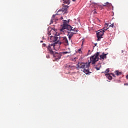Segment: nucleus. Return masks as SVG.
Returning <instances> with one entry per match:
<instances>
[{"mask_svg": "<svg viewBox=\"0 0 128 128\" xmlns=\"http://www.w3.org/2000/svg\"><path fill=\"white\" fill-rule=\"evenodd\" d=\"M69 23L70 20H68V21L66 20H63V24L61 25L62 28L60 29V34H66V30H72L73 32H78V30L72 27V26L68 24Z\"/></svg>", "mask_w": 128, "mask_h": 128, "instance_id": "f257e3e1", "label": "nucleus"}, {"mask_svg": "<svg viewBox=\"0 0 128 128\" xmlns=\"http://www.w3.org/2000/svg\"><path fill=\"white\" fill-rule=\"evenodd\" d=\"M98 56H100V52H97L93 56L90 57V62H89L92 64H95L96 62H98Z\"/></svg>", "mask_w": 128, "mask_h": 128, "instance_id": "f03ea898", "label": "nucleus"}, {"mask_svg": "<svg viewBox=\"0 0 128 128\" xmlns=\"http://www.w3.org/2000/svg\"><path fill=\"white\" fill-rule=\"evenodd\" d=\"M58 42H54L52 44H49L47 46V50L48 52V54H54V47L56 46V44Z\"/></svg>", "mask_w": 128, "mask_h": 128, "instance_id": "7ed1b4c3", "label": "nucleus"}, {"mask_svg": "<svg viewBox=\"0 0 128 128\" xmlns=\"http://www.w3.org/2000/svg\"><path fill=\"white\" fill-rule=\"evenodd\" d=\"M63 44L64 46H68V40L66 36L60 37L59 38V44Z\"/></svg>", "mask_w": 128, "mask_h": 128, "instance_id": "20e7f679", "label": "nucleus"}, {"mask_svg": "<svg viewBox=\"0 0 128 128\" xmlns=\"http://www.w3.org/2000/svg\"><path fill=\"white\" fill-rule=\"evenodd\" d=\"M56 34L54 35V36H50V42H56L58 44L60 43V35L58 34H56Z\"/></svg>", "mask_w": 128, "mask_h": 128, "instance_id": "39448f33", "label": "nucleus"}, {"mask_svg": "<svg viewBox=\"0 0 128 128\" xmlns=\"http://www.w3.org/2000/svg\"><path fill=\"white\" fill-rule=\"evenodd\" d=\"M104 32L102 31V30H100L98 31L96 33V36L98 38L97 40H100V38H102V36H104Z\"/></svg>", "mask_w": 128, "mask_h": 128, "instance_id": "423d86ee", "label": "nucleus"}, {"mask_svg": "<svg viewBox=\"0 0 128 128\" xmlns=\"http://www.w3.org/2000/svg\"><path fill=\"white\" fill-rule=\"evenodd\" d=\"M52 56L54 58H55L54 60L56 61L58 60H60L62 58V53H58V52H54V54H52Z\"/></svg>", "mask_w": 128, "mask_h": 128, "instance_id": "0eeeda50", "label": "nucleus"}, {"mask_svg": "<svg viewBox=\"0 0 128 128\" xmlns=\"http://www.w3.org/2000/svg\"><path fill=\"white\" fill-rule=\"evenodd\" d=\"M88 62L86 63H84V62H78L76 66H77V68H84L86 66H88Z\"/></svg>", "mask_w": 128, "mask_h": 128, "instance_id": "6e6552de", "label": "nucleus"}, {"mask_svg": "<svg viewBox=\"0 0 128 128\" xmlns=\"http://www.w3.org/2000/svg\"><path fill=\"white\" fill-rule=\"evenodd\" d=\"M90 62H88L87 65H86V68H84V72L86 74H88L90 71L88 70V68H90Z\"/></svg>", "mask_w": 128, "mask_h": 128, "instance_id": "1a4fd4ad", "label": "nucleus"}, {"mask_svg": "<svg viewBox=\"0 0 128 128\" xmlns=\"http://www.w3.org/2000/svg\"><path fill=\"white\" fill-rule=\"evenodd\" d=\"M68 32V36L69 40H70L74 36V34H76V32L74 33L71 32Z\"/></svg>", "mask_w": 128, "mask_h": 128, "instance_id": "9d476101", "label": "nucleus"}, {"mask_svg": "<svg viewBox=\"0 0 128 128\" xmlns=\"http://www.w3.org/2000/svg\"><path fill=\"white\" fill-rule=\"evenodd\" d=\"M68 6H64L62 9H60L58 12L57 14H58L60 12H62V10H68Z\"/></svg>", "mask_w": 128, "mask_h": 128, "instance_id": "9b49d317", "label": "nucleus"}, {"mask_svg": "<svg viewBox=\"0 0 128 128\" xmlns=\"http://www.w3.org/2000/svg\"><path fill=\"white\" fill-rule=\"evenodd\" d=\"M102 6H108V8H110V6H112V4L106 2V3H104L103 5H100V7L102 8Z\"/></svg>", "mask_w": 128, "mask_h": 128, "instance_id": "f8f14e48", "label": "nucleus"}, {"mask_svg": "<svg viewBox=\"0 0 128 128\" xmlns=\"http://www.w3.org/2000/svg\"><path fill=\"white\" fill-rule=\"evenodd\" d=\"M106 56H108V54H105L104 52H103L101 56H100V60H104V58H106Z\"/></svg>", "mask_w": 128, "mask_h": 128, "instance_id": "ddd939ff", "label": "nucleus"}, {"mask_svg": "<svg viewBox=\"0 0 128 128\" xmlns=\"http://www.w3.org/2000/svg\"><path fill=\"white\" fill-rule=\"evenodd\" d=\"M58 14H54L52 16V18L50 20V24H52L54 22V18H56V16H58Z\"/></svg>", "mask_w": 128, "mask_h": 128, "instance_id": "4468645a", "label": "nucleus"}, {"mask_svg": "<svg viewBox=\"0 0 128 128\" xmlns=\"http://www.w3.org/2000/svg\"><path fill=\"white\" fill-rule=\"evenodd\" d=\"M63 2L66 4H70V0H63Z\"/></svg>", "mask_w": 128, "mask_h": 128, "instance_id": "2eb2a0df", "label": "nucleus"}, {"mask_svg": "<svg viewBox=\"0 0 128 128\" xmlns=\"http://www.w3.org/2000/svg\"><path fill=\"white\" fill-rule=\"evenodd\" d=\"M114 73L116 76H120V74H122V72H120L118 70L115 71Z\"/></svg>", "mask_w": 128, "mask_h": 128, "instance_id": "dca6fc26", "label": "nucleus"}, {"mask_svg": "<svg viewBox=\"0 0 128 128\" xmlns=\"http://www.w3.org/2000/svg\"><path fill=\"white\" fill-rule=\"evenodd\" d=\"M72 52V51L69 50L68 52L66 51V52H61L62 54H70Z\"/></svg>", "mask_w": 128, "mask_h": 128, "instance_id": "f3484780", "label": "nucleus"}, {"mask_svg": "<svg viewBox=\"0 0 128 128\" xmlns=\"http://www.w3.org/2000/svg\"><path fill=\"white\" fill-rule=\"evenodd\" d=\"M101 30H102V32H106V30H108V28L104 27L103 28H102Z\"/></svg>", "mask_w": 128, "mask_h": 128, "instance_id": "a211bd4d", "label": "nucleus"}, {"mask_svg": "<svg viewBox=\"0 0 128 128\" xmlns=\"http://www.w3.org/2000/svg\"><path fill=\"white\" fill-rule=\"evenodd\" d=\"M78 59V58H76V57H75V58H72V60L73 61V62H76V60Z\"/></svg>", "mask_w": 128, "mask_h": 128, "instance_id": "6ab92c4d", "label": "nucleus"}, {"mask_svg": "<svg viewBox=\"0 0 128 128\" xmlns=\"http://www.w3.org/2000/svg\"><path fill=\"white\" fill-rule=\"evenodd\" d=\"M110 72V68H107L106 71L104 72L105 74H108V72Z\"/></svg>", "mask_w": 128, "mask_h": 128, "instance_id": "aec40b11", "label": "nucleus"}, {"mask_svg": "<svg viewBox=\"0 0 128 128\" xmlns=\"http://www.w3.org/2000/svg\"><path fill=\"white\" fill-rule=\"evenodd\" d=\"M110 28H114V23H112V24H111L109 26Z\"/></svg>", "mask_w": 128, "mask_h": 128, "instance_id": "412c9836", "label": "nucleus"}, {"mask_svg": "<svg viewBox=\"0 0 128 128\" xmlns=\"http://www.w3.org/2000/svg\"><path fill=\"white\" fill-rule=\"evenodd\" d=\"M42 46L43 47V48H47L48 46H46V44H42Z\"/></svg>", "mask_w": 128, "mask_h": 128, "instance_id": "4be33fe9", "label": "nucleus"}, {"mask_svg": "<svg viewBox=\"0 0 128 128\" xmlns=\"http://www.w3.org/2000/svg\"><path fill=\"white\" fill-rule=\"evenodd\" d=\"M53 30L54 32V30H52L50 31V32H48V36H50V34H51L50 32H52Z\"/></svg>", "mask_w": 128, "mask_h": 128, "instance_id": "5701e85b", "label": "nucleus"}, {"mask_svg": "<svg viewBox=\"0 0 128 128\" xmlns=\"http://www.w3.org/2000/svg\"><path fill=\"white\" fill-rule=\"evenodd\" d=\"M108 80H110L112 78V76H110V75H108Z\"/></svg>", "mask_w": 128, "mask_h": 128, "instance_id": "b1692460", "label": "nucleus"}, {"mask_svg": "<svg viewBox=\"0 0 128 128\" xmlns=\"http://www.w3.org/2000/svg\"><path fill=\"white\" fill-rule=\"evenodd\" d=\"M108 24H105L104 28H108Z\"/></svg>", "mask_w": 128, "mask_h": 128, "instance_id": "393cba45", "label": "nucleus"}, {"mask_svg": "<svg viewBox=\"0 0 128 128\" xmlns=\"http://www.w3.org/2000/svg\"><path fill=\"white\" fill-rule=\"evenodd\" d=\"M46 58H50V55H47V56H46Z\"/></svg>", "mask_w": 128, "mask_h": 128, "instance_id": "a878e982", "label": "nucleus"}, {"mask_svg": "<svg viewBox=\"0 0 128 128\" xmlns=\"http://www.w3.org/2000/svg\"><path fill=\"white\" fill-rule=\"evenodd\" d=\"M96 70H100V68H98V67H96Z\"/></svg>", "mask_w": 128, "mask_h": 128, "instance_id": "bb28decb", "label": "nucleus"}, {"mask_svg": "<svg viewBox=\"0 0 128 128\" xmlns=\"http://www.w3.org/2000/svg\"><path fill=\"white\" fill-rule=\"evenodd\" d=\"M78 51L79 52H82V49H78Z\"/></svg>", "mask_w": 128, "mask_h": 128, "instance_id": "cd10ccee", "label": "nucleus"}, {"mask_svg": "<svg viewBox=\"0 0 128 128\" xmlns=\"http://www.w3.org/2000/svg\"><path fill=\"white\" fill-rule=\"evenodd\" d=\"M60 20H64V18L61 17V18H60Z\"/></svg>", "mask_w": 128, "mask_h": 128, "instance_id": "c85d7f7f", "label": "nucleus"}, {"mask_svg": "<svg viewBox=\"0 0 128 128\" xmlns=\"http://www.w3.org/2000/svg\"><path fill=\"white\" fill-rule=\"evenodd\" d=\"M126 78H127V80H128V74L126 75Z\"/></svg>", "mask_w": 128, "mask_h": 128, "instance_id": "c756f323", "label": "nucleus"}, {"mask_svg": "<svg viewBox=\"0 0 128 128\" xmlns=\"http://www.w3.org/2000/svg\"><path fill=\"white\" fill-rule=\"evenodd\" d=\"M128 83L126 84H124V86H128Z\"/></svg>", "mask_w": 128, "mask_h": 128, "instance_id": "7c9ffc66", "label": "nucleus"}, {"mask_svg": "<svg viewBox=\"0 0 128 128\" xmlns=\"http://www.w3.org/2000/svg\"><path fill=\"white\" fill-rule=\"evenodd\" d=\"M94 14H96V12L94 11Z\"/></svg>", "mask_w": 128, "mask_h": 128, "instance_id": "2f4dec72", "label": "nucleus"}, {"mask_svg": "<svg viewBox=\"0 0 128 128\" xmlns=\"http://www.w3.org/2000/svg\"><path fill=\"white\" fill-rule=\"evenodd\" d=\"M40 42H44L42 40H41Z\"/></svg>", "mask_w": 128, "mask_h": 128, "instance_id": "473e14b6", "label": "nucleus"}, {"mask_svg": "<svg viewBox=\"0 0 128 128\" xmlns=\"http://www.w3.org/2000/svg\"><path fill=\"white\" fill-rule=\"evenodd\" d=\"M88 52H90V50H88Z\"/></svg>", "mask_w": 128, "mask_h": 128, "instance_id": "72a5a7b5", "label": "nucleus"}, {"mask_svg": "<svg viewBox=\"0 0 128 128\" xmlns=\"http://www.w3.org/2000/svg\"><path fill=\"white\" fill-rule=\"evenodd\" d=\"M73 2H76V0H72Z\"/></svg>", "mask_w": 128, "mask_h": 128, "instance_id": "f704fd0d", "label": "nucleus"}, {"mask_svg": "<svg viewBox=\"0 0 128 128\" xmlns=\"http://www.w3.org/2000/svg\"><path fill=\"white\" fill-rule=\"evenodd\" d=\"M112 76H114V74H112Z\"/></svg>", "mask_w": 128, "mask_h": 128, "instance_id": "c9c22d12", "label": "nucleus"}, {"mask_svg": "<svg viewBox=\"0 0 128 128\" xmlns=\"http://www.w3.org/2000/svg\"><path fill=\"white\" fill-rule=\"evenodd\" d=\"M96 46V44H95V46Z\"/></svg>", "mask_w": 128, "mask_h": 128, "instance_id": "e433bc0d", "label": "nucleus"}, {"mask_svg": "<svg viewBox=\"0 0 128 128\" xmlns=\"http://www.w3.org/2000/svg\"><path fill=\"white\" fill-rule=\"evenodd\" d=\"M94 4H96V3H94Z\"/></svg>", "mask_w": 128, "mask_h": 128, "instance_id": "4c0bfd02", "label": "nucleus"}, {"mask_svg": "<svg viewBox=\"0 0 128 128\" xmlns=\"http://www.w3.org/2000/svg\"><path fill=\"white\" fill-rule=\"evenodd\" d=\"M104 72H102V74H104Z\"/></svg>", "mask_w": 128, "mask_h": 128, "instance_id": "58836bf2", "label": "nucleus"}]
</instances>
